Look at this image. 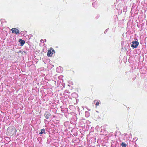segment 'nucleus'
Returning a JSON list of instances; mask_svg holds the SVG:
<instances>
[{
    "instance_id": "f257e3e1",
    "label": "nucleus",
    "mask_w": 147,
    "mask_h": 147,
    "mask_svg": "<svg viewBox=\"0 0 147 147\" xmlns=\"http://www.w3.org/2000/svg\"><path fill=\"white\" fill-rule=\"evenodd\" d=\"M131 43V47L133 49L136 48L139 45L138 42L136 40L132 41Z\"/></svg>"
},
{
    "instance_id": "f03ea898",
    "label": "nucleus",
    "mask_w": 147,
    "mask_h": 147,
    "mask_svg": "<svg viewBox=\"0 0 147 147\" xmlns=\"http://www.w3.org/2000/svg\"><path fill=\"white\" fill-rule=\"evenodd\" d=\"M54 53H55V51L54 50H53L52 51L49 50H48L47 55L49 57L51 56Z\"/></svg>"
},
{
    "instance_id": "7ed1b4c3",
    "label": "nucleus",
    "mask_w": 147,
    "mask_h": 147,
    "mask_svg": "<svg viewBox=\"0 0 147 147\" xmlns=\"http://www.w3.org/2000/svg\"><path fill=\"white\" fill-rule=\"evenodd\" d=\"M11 30L12 33H15L17 34H19L20 32L19 30L16 28H12L11 29Z\"/></svg>"
},
{
    "instance_id": "20e7f679",
    "label": "nucleus",
    "mask_w": 147,
    "mask_h": 147,
    "mask_svg": "<svg viewBox=\"0 0 147 147\" xmlns=\"http://www.w3.org/2000/svg\"><path fill=\"white\" fill-rule=\"evenodd\" d=\"M45 116L46 119H48L51 116V114L48 112H46L45 114Z\"/></svg>"
},
{
    "instance_id": "39448f33",
    "label": "nucleus",
    "mask_w": 147,
    "mask_h": 147,
    "mask_svg": "<svg viewBox=\"0 0 147 147\" xmlns=\"http://www.w3.org/2000/svg\"><path fill=\"white\" fill-rule=\"evenodd\" d=\"M19 42H20V44H21V46H23L25 42L24 41L22 40L21 39H20L19 40Z\"/></svg>"
},
{
    "instance_id": "423d86ee",
    "label": "nucleus",
    "mask_w": 147,
    "mask_h": 147,
    "mask_svg": "<svg viewBox=\"0 0 147 147\" xmlns=\"http://www.w3.org/2000/svg\"><path fill=\"white\" fill-rule=\"evenodd\" d=\"M43 133L45 134V129H42L40 131L39 133V134H41Z\"/></svg>"
},
{
    "instance_id": "0eeeda50",
    "label": "nucleus",
    "mask_w": 147,
    "mask_h": 147,
    "mask_svg": "<svg viewBox=\"0 0 147 147\" xmlns=\"http://www.w3.org/2000/svg\"><path fill=\"white\" fill-rule=\"evenodd\" d=\"M96 101V100H95L94 101V102L95 103V105L97 106H98L100 103V101L99 100V101H97L96 103H95Z\"/></svg>"
},
{
    "instance_id": "6e6552de",
    "label": "nucleus",
    "mask_w": 147,
    "mask_h": 147,
    "mask_svg": "<svg viewBox=\"0 0 147 147\" xmlns=\"http://www.w3.org/2000/svg\"><path fill=\"white\" fill-rule=\"evenodd\" d=\"M121 145L122 147H126L127 146L126 144H125L123 142H122L121 144Z\"/></svg>"
},
{
    "instance_id": "1a4fd4ad",
    "label": "nucleus",
    "mask_w": 147,
    "mask_h": 147,
    "mask_svg": "<svg viewBox=\"0 0 147 147\" xmlns=\"http://www.w3.org/2000/svg\"><path fill=\"white\" fill-rule=\"evenodd\" d=\"M43 41V40L42 39H41V40H40V41L41 42L42 41Z\"/></svg>"
},
{
    "instance_id": "9d476101",
    "label": "nucleus",
    "mask_w": 147,
    "mask_h": 147,
    "mask_svg": "<svg viewBox=\"0 0 147 147\" xmlns=\"http://www.w3.org/2000/svg\"><path fill=\"white\" fill-rule=\"evenodd\" d=\"M106 33V31L105 32V33Z\"/></svg>"
},
{
    "instance_id": "9b49d317",
    "label": "nucleus",
    "mask_w": 147,
    "mask_h": 147,
    "mask_svg": "<svg viewBox=\"0 0 147 147\" xmlns=\"http://www.w3.org/2000/svg\"><path fill=\"white\" fill-rule=\"evenodd\" d=\"M106 33V31L105 32V33Z\"/></svg>"
},
{
    "instance_id": "f8f14e48",
    "label": "nucleus",
    "mask_w": 147,
    "mask_h": 147,
    "mask_svg": "<svg viewBox=\"0 0 147 147\" xmlns=\"http://www.w3.org/2000/svg\"><path fill=\"white\" fill-rule=\"evenodd\" d=\"M45 41H46V39H45Z\"/></svg>"
}]
</instances>
